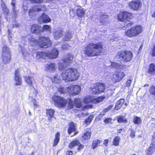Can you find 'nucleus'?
<instances>
[{
	"mask_svg": "<svg viewBox=\"0 0 155 155\" xmlns=\"http://www.w3.org/2000/svg\"><path fill=\"white\" fill-rule=\"evenodd\" d=\"M117 121L119 123H125L127 122V120L124 117L119 116L118 117Z\"/></svg>",
	"mask_w": 155,
	"mask_h": 155,
	"instance_id": "obj_43",
	"label": "nucleus"
},
{
	"mask_svg": "<svg viewBox=\"0 0 155 155\" xmlns=\"http://www.w3.org/2000/svg\"><path fill=\"white\" fill-rule=\"evenodd\" d=\"M14 80L16 85H20L21 84V79L18 69L15 70V71Z\"/></svg>",
	"mask_w": 155,
	"mask_h": 155,
	"instance_id": "obj_16",
	"label": "nucleus"
},
{
	"mask_svg": "<svg viewBox=\"0 0 155 155\" xmlns=\"http://www.w3.org/2000/svg\"><path fill=\"white\" fill-rule=\"evenodd\" d=\"M29 99L30 101H32L34 103V105L35 106H37V105L35 103V98H33L31 97H29Z\"/></svg>",
	"mask_w": 155,
	"mask_h": 155,
	"instance_id": "obj_57",
	"label": "nucleus"
},
{
	"mask_svg": "<svg viewBox=\"0 0 155 155\" xmlns=\"http://www.w3.org/2000/svg\"><path fill=\"white\" fill-rule=\"evenodd\" d=\"M135 132L133 131H132L131 133L130 134V136H135Z\"/></svg>",
	"mask_w": 155,
	"mask_h": 155,
	"instance_id": "obj_62",
	"label": "nucleus"
},
{
	"mask_svg": "<svg viewBox=\"0 0 155 155\" xmlns=\"http://www.w3.org/2000/svg\"><path fill=\"white\" fill-rule=\"evenodd\" d=\"M73 58V56L71 54H69L67 58L65 59L62 60L59 63L58 69L61 71L64 70V66L65 65H67L68 64L71 63Z\"/></svg>",
	"mask_w": 155,
	"mask_h": 155,
	"instance_id": "obj_10",
	"label": "nucleus"
},
{
	"mask_svg": "<svg viewBox=\"0 0 155 155\" xmlns=\"http://www.w3.org/2000/svg\"><path fill=\"white\" fill-rule=\"evenodd\" d=\"M42 30L43 31H46L51 33V28L50 25H45L43 26L42 28Z\"/></svg>",
	"mask_w": 155,
	"mask_h": 155,
	"instance_id": "obj_35",
	"label": "nucleus"
},
{
	"mask_svg": "<svg viewBox=\"0 0 155 155\" xmlns=\"http://www.w3.org/2000/svg\"><path fill=\"white\" fill-rule=\"evenodd\" d=\"M109 142V140L107 139L105 140L104 141L103 144L106 147H107Z\"/></svg>",
	"mask_w": 155,
	"mask_h": 155,
	"instance_id": "obj_60",
	"label": "nucleus"
},
{
	"mask_svg": "<svg viewBox=\"0 0 155 155\" xmlns=\"http://www.w3.org/2000/svg\"><path fill=\"white\" fill-rule=\"evenodd\" d=\"M12 0V10H13V11L15 12V4L14 2V1L15 0Z\"/></svg>",
	"mask_w": 155,
	"mask_h": 155,
	"instance_id": "obj_58",
	"label": "nucleus"
},
{
	"mask_svg": "<svg viewBox=\"0 0 155 155\" xmlns=\"http://www.w3.org/2000/svg\"><path fill=\"white\" fill-rule=\"evenodd\" d=\"M79 144V142L78 140H74L71 142L69 145V147L71 149L74 147L78 146Z\"/></svg>",
	"mask_w": 155,
	"mask_h": 155,
	"instance_id": "obj_33",
	"label": "nucleus"
},
{
	"mask_svg": "<svg viewBox=\"0 0 155 155\" xmlns=\"http://www.w3.org/2000/svg\"><path fill=\"white\" fill-rule=\"evenodd\" d=\"M124 99H120L118 100L116 102L115 107V109L116 110H118L121 108L122 105L124 102Z\"/></svg>",
	"mask_w": 155,
	"mask_h": 155,
	"instance_id": "obj_26",
	"label": "nucleus"
},
{
	"mask_svg": "<svg viewBox=\"0 0 155 155\" xmlns=\"http://www.w3.org/2000/svg\"><path fill=\"white\" fill-rule=\"evenodd\" d=\"M46 115L48 117V119L50 120H51V119L53 117L54 113V109H46Z\"/></svg>",
	"mask_w": 155,
	"mask_h": 155,
	"instance_id": "obj_24",
	"label": "nucleus"
},
{
	"mask_svg": "<svg viewBox=\"0 0 155 155\" xmlns=\"http://www.w3.org/2000/svg\"><path fill=\"white\" fill-rule=\"evenodd\" d=\"M68 88V87H64L62 86H61L58 88V92L60 93L61 94L63 93H68L69 94L68 89H67Z\"/></svg>",
	"mask_w": 155,
	"mask_h": 155,
	"instance_id": "obj_29",
	"label": "nucleus"
},
{
	"mask_svg": "<svg viewBox=\"0 0 155 155\" xmlns=\"http://www.w3.org/2000/svg\"><path fill=\"white\" fill-rule=\"evenodd\" d=\"M78 150L79 151H80L82 150V149L84 147V145L81 144L80 143L79 144H78Z\"/></svg>",
	"mask_w": 155,
	"mask_h": 155,
	"instance_id": "obj_54",
	"label": "nucleus"
},
{
	"mask_svg": "<svg viewBox=\"0 0 155 155\" xmlns=\"http://www.w3.org/2000/svg\"><path fill=\"white\" fill-rule=\"evenodd\" d=\"M98 89L97 87H96V84L94 85L93 87L91 89V93L93 94H99L98 91H97Z\"/></svg>",
	"mask_w": 155,
	"mask_h": 155,
	"instance_id": "obj_42",
	"label": "nucleus"
},
{
	"mask_svg": "<svg viewBox=\"0 0 155 155\" xmlns=\"http://www.w3.org/2000/svg\"><path fill=\"white\" fill-rule=\"evenodd\" d=\"M113 107V106L112 105H110L108 106L106 108L104 109L103 111L101 113L100 115L102 116H104L105 114L106 113L110 110Z\"/></svg>",
	"mask_w": 155,
	"mask_h": 155,
	"instance_id": "obj_37",
	"label": "nucleus"
},
{
	"mask_svg": "<svg viewBox=\"0 0 155 155\" xmlns=\"http://www.w3.org/2000/svg\"><path fill=\"white\" fill-rule=\"evenodd\" d=\"M58 50L57 49H54L52 51L48 52L47 53L41 52H38L36 57L37 59H39L40 58L45 59L47 57L51 59H54L58 57Z\"/></svg>",
	"mask_w": 155,
	"mask_h": 155,
	"instance_id": "obj_5",
	"label": "nucleus"
},
{
	"mask_svg": "<svg viewBox=\"0 0 155 155\" xmlns=\"http://www.w3.org/2000/svg\"><path fill=\"white\" fill-rule=\"evenodd\" d=\"M79 76V74L77 70L73 68L68 69L61 74L62 79L66 82L76 80Z\"/></svg>",
	"mask_w": 155,
	"mask_h": 155,
	"instance_id": "obj_3",
	"label": "nucleus"
},
{
	"mask_svg": "<svg viewBox=\"0 0 155 155\" xmlns=\"http://www.w3.org/2000/svg\"><path fill=\"white\" fill-rule=\"evenodd\" d=\"M108 20V16L107 15H103L101 18V22L104 24H105L106 22Z\"/></svg>",
	"mask_w": 155,
	"mask_h": 155,
	"instance_id": "obj_45",
	"label": "nucleus"
},
{
	"mask_svg": "<svg viewBox=\"0 0 155 155\" xmlns=\"http://www.w3.org/2000/svg\"><path fill=\"white\" fill-rule=\"evenodd\" d=\"M133 121L135 124H139L141 122V119L137 116H136L134 118Z\"/></svg>",
	"mask_w": 155,
	"mask_h": 155,
	"instance_id": "obj_44",
	"label": "nucleus"
},
{
	"mask_svg": "<svg viewBox=\"0 0 155 155\" xmlns=\"http://www.w3.org/2000/svg\"><path fill=\"white\" fill-rule=\"evenodd\" d=\"M67 101L66 104V106L68 105V107L69 108L71 109L73 108L74 106V104L73 101L71 99L66 100Z\"/></svg>",
	"mask_w": 155,
	"mask_h": 155,
	"instance_id": "obj_40",
	"label": "nucleus"
},
{
	"mask_svg": "<svg viewBox=\"0 0 155 155\" xmlns=\"http://www.w3.org/2000/svg\"><path fill=\"white\" fill-rule=\"evenodd\" d=\"M111 67L115 68L116 69H119L121 67V63H117L115 62H113L111 63Z\"/></svg>",
	"mask_w": 155,
	"mask_h": 155,
	"instance_id": "obj_39",
	"label": "nucleus"
},
{
	"mask_svg": "<svg viewBox=\"0 0 155 155\" xmlns=\"http://www.w3.org/2000/svg\"><path fill=\"white\" fill-rule=\"evenodd\" d=\"M153 141L150 144V146L148 148L147 153V155H152L155 151V144L153 143Z\"/></svg>",
	"mask_w": 155,
	"mask_h": 155,
	"instance_id": "obj_22",
	"label": "nucleus"
},
{
	"mask_svg": "<svg viewBox=\"0 0 155 155\" xmlns=\"http://www.w3.org/2000/svg\"><path fill=\"white\" fill-rule=\"evenodd\" d=\"M19 26V25L18 24H15V25H13V27H18Z\"/></svg>",
	"mask_w": 155,
	"mask_h": 155,
	"instance_id": "obj_63",
	"label": "nucleus"
},
{
	"mask_svg": "<svg viewBox=\"0 0 155 155\" xmlns=\"http://www.w3.org/2000/svg\"><path fill=\"white\" fill-rule=\"evenodd\" d=\"M20 48L21 50L22 53L24 56V58L26 59H28L27 58L29 56V54L27 51H26L25 48L24 47H20Z\"/></svg>",
	"mask_w": 155,
	"mask_h": 155,
	"instance_id": "obj_32",
	"label": "nucleus"
},
{
	"mask_svg": "<svg viewBox=\"0 0 155 155\" xmlns=\"http://www.w3.org/2000/svg\"><path fill=\"white\" fill-rule=\"evenodd\" d=\"M27 38L30 44L33 46L38 45L41 48H46L51 45L50 39L44 37H40L38 40L31 35L27 36Z\"/></svg>",
	"mask_w": 155,
	"mask_h": 155,
	"instance_id": "obj_2",
	"label": "nucleus"
},
{
	"mask_svg": "<svg viewBox=\"0 0 155 155\" xmlns=\"http://www.w3.org/2000/svg\"><path fill=\"white\" fill-rule=\"evenodd\" d=\"M60 135V133L59 132H57L55 136H59Z\"/></svg>",
	"mask_w": 155,
	"mask_h": 155,
	"instance_id": "obj_64",
	"label": "nucleus"
},
{
	"mask_svg": "<svg viewBox=\"0 0 155 155\" xmlns=\"http://www.w3.org/2000/svg\"><path fill=\"white\" fill-rule=\"evenodd\" d=\"M93 117L92 116H90L89 117L86 119L85 121V123L87 125L89 124L91 122L92 120L93 119Z\"/></svg>",
	"mask_w": 155,
	"mask_h": 155,
	"instance_id": "obj_48",
	"label": "nucleus"
},
{
	"mask_svg": "<svg viewBox=\"0 0 155 155\" xmlns=\"http://www.w3.org/2000/svg\"><path fill=\"white\" fill-rule=\"evenodd\" d=\"M92 105H88L86 106H85L83 107L82 108V109L83 110H84L86 109L89 108H92Z\"/></svg>",
	"mask_w": 155,
	"mask_h": 155,
	"instance_id": "obj_55",
	"label": "nucleus"
},
{
	"mask_svg": "<svg viewBox=\"0 0 155 155\" xmlns=\"http://www.w3.org/2000/svg\"><path fill=\"white\" fill-rule=\"evenodd\" d=\"M133 57V54L130 51H121L117 54V58L120 61L123 62H127L130 61Z\"/></svg>",
	"mask_w": 155,
	"mask_h": 155,
	"instance_id": "obj_6",
	"label": "nucleus"
},
{
	"mask_svg": "<svg viewBox=\"0 0 155 155\" xmlns=\"http://www.w3.org/2000/svg\"><path fill=\"white\" fill-rule=\"evenodd\" d=\"M1 6L5 16V18L8 20V15L9 13V10L6 5L5 2L2 0H1Z\"/></svg>",
	"mask_w": 155,
	"mask_h": 155,
	"instance_id": "obj_17",
	"label": "nucleus"
},
{
	"mask_svg": "<svg viewBox=\"0 0 155 155\" xmlns=\"http://www.w3.org/2000/svg\"><path fill=\"white\" fill-rule=\"evenodd\" d=\"M101 142H102V141L101 140H94L92 143V149H94L96 148L99 146L100 143Z\"/></svg>",
	"mask_w": 155,
	"mask_h": 155,
	"instance_id": "obj_31",
	"label": "nucleus"
},
{
	"mask_svg": "<svg viewBox=\"0 0 155 155\" xmlns=\"http://www.w3.org/2000/svg\"><path fill=\"white\" fill-rule=\"evenodd\" d=\"M31 31L32 33L38 34L41 32L42 28L37 25L34 24L31 26Z\"/></svg>",
	"mask_w": 155,
	"mask_h": 155,
	"instance_id": "obj_18",
	"label": "nucleus"
},
{
	"mask_svg": "<svg viewBox=\"0 0 155 155\" xmlns=\"http://www.w3.org/2000/svg\"><path fill=\"white\" fill-rule=\"evenodd\" d=\"M132 16L131 13L127 12H121L118 14V18L120 21L124 23V27L126 26L129 27L133 24L132 22L129 20Z\"/></svg>",
	"mask_w": 155,
	"mask_h": 155,
	"instance_id": "obj_4",
	"label": "nucleus"
},
{
	"mask_svg": "<svg viewBox=\"0 0 155 155\" xmlns=\"http://www.w3.org/2000/svg\"><path fill=\"white\" fill-rule=\"evenodd\" d=\"M75 106L78 108H80L82 106V103L79 99H76L74 101Z\"/></svg>",
	"mask_w": 155,
	"mask_h": 155,
	"instance_id": "obj_38",
	"label": "nucleus"
},
{
	"mask_svg": "<svg viewBox=\"0 0 155 155\" xmlns=\"http://www.w3.org/2000/svg\"><path fill=\"white\" fill-rule=\"evenodd\" d=\"M72 37V35L71 33L68 32L65 33L63 39L64 41H69L71 38Z\"/></svg>",
	"mask_w": 155,
	"mask_h": 155,
	"instance_id": "obj_34",
	"label": "nucleus"
},
{
	"mask_svg": "<svg viewBox=\"0 0 155 155\" xmlns=\"http://www.w3.org/2000/svg\"><path fill=\"white\" fill-rule=\"evenodd\" d=\"M85 11L83 9L80 7L77 10V14L79 17H82L84 15Z\"/></svg>",
	"mask_w": 155,
	"mask_h": 155,
	"instance_id": "obj_30",
	"label": "nucleus"
},
{
	"mask_svg": "<svg viewBox=\"0 0 155 155\" xmlns=\"http://www.w3.org/2000/svg\"><path fill=\"white\" fill-rule=\"evenodd\" d=\"M83 134L84 136H91V129L90 128H88L84 130L83 132Z\"/></svg>",
	"mask_w": 155,
	"mask_h": 155,
	"instance_id": "obj_46",
	"label": "nucleus"
},
{
	"mask_svg": "<svg viewBox=\"0 0 155 155\" xmlns=\"http://www.w3.org/2000/svg\"><path fill=\"white\" fill-rule=\"evenodd\" d=\"M90 136H82V138L84 140L83 141L84 142H85V141H86V140H87L89 139L90 138Z\"/></svg>",
	"mask_w": 155,
	"mask_h": 155,
	"instance_id": "obj_59",
	"label": "nucleus"
},
{
	"mask_svg": "<svg viewBox=\"0 0 155 155\" xmlns=\"http://www.w3.org/2000/svg\"><path fill=\"white\" fill-rule=\"evenodd\" d=\"M150 93L155 97V86H151L149 90Z\"/></svg>",
	"mask_w": 155,
	"mask_h": 155,
	"instance_id": "obj_47",
	"label": "nucleus"
},
{
	"mask_svg": "<svg viewBox=\"0 0 155 155\" xmlns=\"http://www.w3.org/2000/svg\"><path fill=\"white\" fill-rule=\"evenodd\" d=\"M104 99L105 97L103 96L95 98H94L90 96H87L84 98V101L85 103H91L97 104L102 101Z\"/></svg>",
	"mask_w": 155,
	"mask_h": 155,
	"instance_id": "obj_11",
	"label": "nucleus"
},
{
	"mask_svg": "<svg viewBox=\"0 0 155 155\" xmlns=\"http://www.w3.org/2000/svg\"><path fill=\"white\" fill-rule=\"evenodd\" d=\"M132 82V81L130 79L128 80L126 82L125 86L129 87L130 86Z\"/></svg>",
	"mask_w": 155,
	"mask_h": 155,
	"instance_id": "obj_52",
	"label": "nucleus"
},
{
	"mask_svg": "<svg viewBox=\"0 0 155 155\" xmlns=\"http://www.w3.org/2000/svg\"><path fill=\"white\" fill-rule=\"evenodd\" d=\"M43 1V0H33L31 3H42Z\"/></svg>",
	"mask_w": 155,
	"mask_h": 155,
	"instance_id": "obj_56",
	"label": "nucleus"
},
{
	"mask_svg": "<svg viewBox=\"0 0 155 155\" xmlns=\"http://www.w3.org/2000/svg\"><path fill=\"white\" fill-rule=\"evenodd\" d=\"M2 58L3 62L6 64L10 61L11 59L10 51L8 48L5 45L2 48Z\"/></svg>",
	"mask_w": 155,
	"mask_h": 155,
	"instance_id": "obj_7",
	"label": "nucleus"
},
{
	"mask_svg": "<svg viewBox=\"0 0 155 155\" xmlns=\"http://www.w3.org/2000/svg\"><path fill=\"white\" fill-rule=\"evenodd\" d=\"M69 94L76 95L80 93L81 91V87L79 85H71L68 87Z\"/></svg>",
	"mask_w": 155,
	"mask_h": 155,
	"instance_id": "obj_13",
	"label": "nucleus"
},
{
	"mask_svg": "<svg viewBox=\"0 0 155 155\" xmlns=\"http://www.w3.org/2000/svg\"><path fill=\"white\" fill-rule=\"evenodd\" d=\"M125 76V74L123 72H117L115 74L113 75L111 79L114 82H118L122 80Z\"/></svg>",
	"mask_w": 155,
	"mask_h": 155,
	"instance_id": "obj_15",
	"label": "nucleus"
},
{
	"mask_svg": "<svg viewBox=\"0 0 155 155\" xmlns=\"http://www.w3.org/2000/svg\"><path fill=\"white\" fill-rule=\"evenodd\" d=\"M96 87H97V91H98L99 93L104 92L105 88L104 84L101 83H96Z\"/></svg>",
	"mask_w": 155,
	"mask_h": 155,
	"instance_id": "obj_23",
	"label": "nucleus"
},
{
	"mask_svg": "<svg viewBox=\"0 0 155 155\" xmlns=\"http://www.w3.org/2000/svg\"><path fill=\"white\" fill-rule=\"evenodd\" d=\"M148 73L150 74L155 75V64L152 63L148 68Z\"/></svg>",
	"mask_w": 155,
	"mask_h": 155,
	"instance_id": "obj_25",
	"label": "nucleus"
},
{
	"mask_svg": "<svg viewBox=\"0 0 155 155\" xmlns=\"http://www.w3.org/2000/svg\"><path fill=\"white\" fill-rule=\"evenodd\" d=\"M8 38L9 41H10L11 38H12V32H11L10 31L9 29L8 30Z\"/></svg>",
	"mask_w": 155,
	"mask_h": 155,
	"instance_id": "obj_53",
	"label": "nucleus"
},
{
	"mask_svg": "<svg viewBox=\"0 0 155 155\" xmlns=\"http://www.w3.org/2000/svg\"><path fill=\"white\" fill-rule=\"evenodd\" d=\"M46 10V8L45 5H42L40 8L38 6H35L29 10V15L30 18H32L35 15L36 12L40 11H45Z\"/></svg>",
	"mask_w": 155,
	"mask_h": 155,
	"instance_id": "obj_12",
	"label": "nucleus"
},
{
	"mask_svg": "<svg viewBox=\"0 0 155 155\" xmlns=\"http://www.w3.org/2000/svg\"><path fill=\"white\" fill-rule=\"evenodd\" d=\"M103 45L101 43H91L86 47L84 52L87 56L93 57L99 55L102 51Z\"/></svg>",
	"mask_w": 155,
	"mask_h": 155,
	"instance_id": "obj_1",
	"label": "nucleus"
},
{
	"mask_svg": "<svg viewBox=\"0 0 155 155\" xmlns=\"http://www.w3.org/2000/svg\"><path fill=\"white\" fill-rule=\"evenodd\" d=\"M120 138L118 136L116 137L114 139L113 144L115 146H117L119 143Z\"/></svg>",
	"mask_w": 155,
	"mask_h": 155,
	"instance_id": "obj_41",
	"label": "nucleus"
},
{
	"mask_svg": "<svg viewBox=\"0 0 155 155\" xmlns=\"http://www.w3.org/2000/svg\"><path fill=\"white\" fill-rule=\"evenodd\" d=\"M45 69L47 71H49L51 72H54L56 70V64L54 63L47 64L45 66Z\"/></svg>",
	"mask_w": 155,
	"mask_h": 155,
	"instance_id": "obj_21",
	"label": "nucleus"
},
{
	"mask_svg": "<svg viewBox=\"0 0 155 155\" xmlns=\"http://www.w3.org/2000/svg\"><path fill=\"white\" fill-rule=\"evenodd\" d=\"M112 119L111 118H107L104 120V122L106 124L110 123L111 122Z\"/></svg>",
	"mask_w": 155,
	"mask_h": 155,
	"instance_id": "obj_50",
	"label": "nucleus"
},
{
	"mask_svg": "<svg viewBox=\"0 0 155 155\" xmlns=\"http://www.w3.org/2000/svg\"><path fill=\"white\" fill-rule=\"evenodd\" d=\"M25 82L29 86H31L33 80V79L30 77H25L24 78Z\"/></svg>",
	"mask_w": 155,
	"mask_h": 155,
	"instance_id": "obj_36",
	"label": "nucleus"
},
{
	"mask_svg": "<svg viewBox=\"0 0 155 155\" xmlns=\"http://www.w3.org/2000/svg\"><path fill=\"white\" fill-rule=\"evenodd\" d=\"M142 32V27L140 26H137L128 30L126 32V35L129 37H134L137 35L141 33Z\"/></svg>",
	"mask_w": 155,
	"mask_h": 155,
	"instance_id": "obj_8",
	"label": "nucleus"
},
{
	"mask_svg": "<svg viewBox=\"0 0 155 155\" xmlns=\"http://www.w3.org/2000/svg\"><path fill=\"white\" fill-rule=\"evenodd\" d=\"M128 5L131 9L137 10L140 8L141 3L139 0H134L130 2Z\"/></svg>",
	"mask_w": 155,
	"mask_h": 155,
	"instance_id": "obj_14",
	"label": "nucleus"
},
{
	"mask_svg": "<svg viewBox=\"0 0 155 155\" xmlns=\"http://www.w3.org/2000/svg\"><path fill=\"white\" fill-rule=\"evenodd\" d=\"M63 31L61 28H58L55 31L53 32L55 39L57 40L61 37L63 35Z\"/></svg>",
	"mask_w": 155,
	"mask_h": 155,
	"instance_id": "obj_19",
	"label": "nucleus"
},
{
	"mask_svg": "<svg viewBox=\"0 0 155 155\" xmlns=\"http://www.w3.org/2000/svg\"><path fill=\"white\" fill-rule=\"evenodd\" d=\"M77 130L76 125L73 122L70 123L68 129V133L69 134Z\"/></svg>",
	"mask_w": 155,
	"mask_h": 155,
	"instance_id": "obj_20",
	"label": "nucleus"
},
{
	"mask_svg": "<svg viewBox=\"0 0 155 155\" xmlns=\"http://www.w3.org/2000/svg\"><path fill=\"white\" fill-rule=\"evenodd\" d=\"M51 80L53 83L56 84H59L61 81V79L57 74H55Z\"/></svg>",
	"mask_w": 155,
	"mask_h": 155,
	"instance_id": "obj_27",
	"label": "nucleus"
},
{
	"mask_svg": "<svg viewBox=\"0 0 155 155\" xmlns=\"http://www.w3.org/2000/svg\"><path fill=\"white\" fill-rule=\"evenodd\" d=\"M60 138L59 136H55V138L54 140L53 146H56L59 141Z\"/></svg>",
	"mask_w": 155,
	"mask_h": 155,
	"instance_id": "obj_49",
	"label": "nucleus"
},
{
	"mask_svg": "<svg viewBox=\"0 0 155 155\" xmlns=\"http://www.w3.org/2000/svg\"><path fill=\"white\" fill-rule=\"evenodd\" d=\"M52 100L54 103L55 106L59 108L66 106V104L67 102L63 97L56 95L52 97Z\"/></svg>",
	"mask_w": 155,
	"mask_h": 155,
	"instance_id": "obj_9",
	"label": "nucleus"
},
{
	"mask_svg": "<svg viewBox=\"0 0 155 155\" xmlns=\"http://www.w3.org/2000/svg\"><path fill=\"white\" fill-rule=\"evenodd\" d=\"M73 152L71 150L68 151L66 152V155H72Z\"/></svg>",
	"mask_w": 155,
	"mask_h": 155,
	"instance_id": "obj_61",
	"label": "nucleus"
},
{
	"mask_svg": "<svg viewBox=\"0 0 155 155\" xmlns=\"http://www.w3.org/2000/svg\"><path fill=\"white\" fill-rule=\"evenodd\" d=\"M62 48L63 49H68L70 48V46L67 43H65L63 45Z\"/></svg>",
	"mask_w": 155,
	"mask_h": 155,
	"instance_id": "obj_51",
	"label": "nucleus"
},
{
	"mask_svg": "<svg viewBox=\"0 0 155 155\" xmlns=\"http://www.w3.org/2000/svg\"><path fill=\"white\" fill-rule=\"evenodd\" d=\"M41 19L44 23H48L51 21V19L49 16L45 13H43L41 17Z\"/></svg>",
	"mask_w": 155,
	"mask_h": 155,
	"instance_id": "obj_28",
	"label": "nucleus"
}]
</instances>
